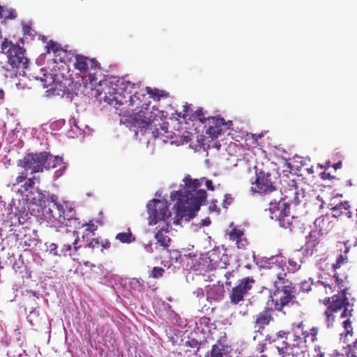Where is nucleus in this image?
Masks as SVG:
<instances>
[{
  "mask_svg": "<svg viewBox=\"0 0 357 357\" xmlns=\"http://www.w3.org/2000/svg\"><path fill=\"white\" fill-rule=\"evenodd\" d=\"M243 232L239 229L233 228L229 233V240L236 242L239 249H244L248 245L246 238L243 237Z\"/></svg>",
  "mask_w": 357,
  "mask_h": 357,
  "instance_id": "24",
  "label": "nucleus"
},
{
  "mask_svg": "<svg viewBox=\"0 0 357 357\" xmlns=\"http://www.w3.org/2000/svg\"><path fill=\"white\" fill-rule=\"evenodd\" d=\"M133 113L130 115V123L137 128H140L141 131L144 129H147L149 126V130L152 137L158 138L163 136L168 132L169 123L166 121L160 123L161 119L153 118L152 112L149 109H138L132 111Z\"/></svg>",
  "mask_w": 357,
  "mask_h": 357,
  "instance_id": "5",
  "label": "nucleus"
},
{
  "mask_svg": "<svg viewBox=\"0 0 357 357\" xmlns=\"http://www.w3.org/2000/svg\"><path fill=\"white\" fill-rule=\"evenodd\" d=\"M347 355V357H357V352L351 353V351L348 350Z\"/></svg>",
  "mask_w": 357,
  "mask_h": 357,
  "instance_id": "54",
  "label": "nucleus"
},
{
  "mask_svg": "<svg viewBox=\"0 0 357 357\" xmlns=\"http://www.w3.org/2000/svg\"><path fill=\"white\" fill-rule=\"evenodd\" d=\"M280 340H282V343L280 346L277 347V349L282 357H285V355L300 357L305 354L307 348V345L304 344L303 338L295 328L291 332L280 331L274 336L268 335L265 339L269 344Z\"/></svg>",
  "mask_w": 357,
  "mask_h": 357,
  "instance_id": "4",
  "label": "nucleus"
},
{
  "mask_svg": "<svg viewBox=\"0 0 357 357\" xmlns=\"http://www.w3.org/2000/svg\"><path fill=\"white\" fill-rule=\"evenodd\" d=\"M47 52L50 53L52 52L54 54L56 60H59L61 63L68 61V52L56 42L50 40L47 44Z\"/></svg>",
  "mask_w": 357,
  "mask_h": 357,
  "instance_id": "22",
  "label": "nucleus"
},
{
  "mask_svg": "<svg viewBox=\"0 0 357 357\" xmlns=\"http://www.w3.org/2000/svg\"><path fill=\"white\" fill-rule=\"evenodd\" d=\"M319 329L317 327H312L309 331V336H310V342H314L317 340Z\"/></svg>",
  "mask_w": 357,
  "mask_h": 357,
  "instance_id": "42",
  "label": "nucleus"
},
{
  "mask_svg": "<svg viewBox=\"0 0 357 357\" xmlns=\"http://www.w3.org/2000/svg\"><path fill=\"white\" fill-rule=\"evenodd\" d=\"M335 312L331 311V310H326L324 314L326 317V322L328 327L333 326V322L335 321Z\"/></svg>",
  "mask_w": 357,
  "mask_h": 357,
  "instance_id": "38",
  "label": "nucleus"
},
{
  "mask_svg": "<svg viewBox=\"0 0 357 357\" xmlns=\"http://www.w3.org/2000/svg\"><path fill=\"white\" fill-rule=\"evenodd\" d=\"M350 205L349 202L345 201L336 204L332 208V211L335 213L334 216H340L341 215H345L350 217L351 212L349 211Z\"/></svg>",
  "mask_w": 357,
  "mask_h": 357,
  "instance_id": "27",
  "label": "nucleus"
},
{
  "mask_svg": "<svg viewBox=\"0 0 357 357\" xmlns=\"http://www.w3.org/2000/svg\"><path fill=\"white\" fill-rule=\"evenodd\" d=\"M348 318L342 322L343 327L345 331V337L348 335L352 336L353 335V328L351 326L352 322L350 321L351 317H347Z\"/></svg>",
  "mask_w": 357,
  "mask_h": 357,
  "instance_id": "35",
  "label": "nucleus"
},
{
  "mask_svg": "<svg viewBox=\"0 0 357 357\" xmlns=\"http://www.w3.org/2000/svg\"><path fill=\"white\" fill-rule=\"evenodd\" d=\"M165 273L164 268L158 266H155L153 268L151 273L150 277L153 278H161Z\"/></svg>",
  "mask_w": 357,
  "mask_h": 357,
  "instance_id": "39",
  "label": "nucleus"
},
{
  "mask_svg": "<svg viewBox=\"0 0 357 357\" xmlns=\"http://www.w3.org/2000/svg\"><path fill=\"white\" fill-rule=\"evenodd\" d=\"M336 280H337V282H338V281H339V278H338V277H336Z\"/></svg>",
  "mask_w": 357,
  "mask_h": 357,
  "instance_id": "63",
  "label": "nucleus"
},
{
  "mask_svg": "<svg viewBox=\"0 0 357 357\" xmlns=\"http://www.w3.org/2000/svg\"><path fill=\"white\" fill-rule=\"evenodd\" d=\"M271 261L274 264L272 266V268L278 270L280 269L281 271L280 272L284 271L286 273L284 269V267L286 266V261L282 258V257L277 256L275 257H273Z\"/></svg>",
  "mask_w": 357,
  "mask_h": 357,
  "instance_id": "32",
  "label": "nucleus"
},
{
  "mask_svg": "<svg viewBox=\"0 0 357 357\" xmlns=\"http://www.w3.org/2000/svg\"><path fill=\"white\" fill-rule=\"evenodd\" d=\"M4 12H5V10H4L3 8L1 6H0V20L3 18Z\"/></svg>",
  "mask_w": 357,
  "mask_h": 357,
  "instance_id": "56",
  "label": "nucleus"
},
{
  "mask_svg": "<svg viewBox=\"0 0 357 357\" xmlns=\"http://www.w3.org/2000/svg\"><path fill=\"white\" fill-rule=\"evenodd\" d=\"M224 347L220 344H215L209 352H208L205 357H223Z\"/></svg>",
  "mask_w": 357,
  "mask_h": 357,
  "instance_id": "31",
  "label": "nucleus"
},
{
  "mask_svg": "<svg viewBox=\"0 0 357 357\" xmlns=\"http://www.w3.org/2000/svg\"><path fill=\"white\" fill-rule=\"evenodd\" d=\"M229 199H231V195H228V194L225 195V199H224V202H225V204L227 201H229Z\"/></svg>",
  "mask_w": 357,
  "mask_h": 357,
  "instance_id": "57",
  "label": "nucleus"
},
{
  "mask_svg": "<svg viewBox=\"0 0 357 357\" xmlns=\"http://www.w3.org/2000/svg\"><path fill=\"white\" fill-rule=\"evenodd\" d=\"M321 236L318 232L313 230L306 236L305 251L307 255L312 256L322 249L324 245L320 240Z\"/></svg>",
  "mask_w": 357,
  "mask_h": 357,
  "instance_id": "17",
  "label": "nucleus"
},
{
  "mask_svg": "<svg viewBox=\"0 0 357 357\" xmlns=\"http://www.w3.org/2000/svg\"><path fill=\"white\" fill-rule=\"evenodd\" d=\"M208 121L209 126L207 128L206 133L212 139L218 138L223 132L222 127L225 126L224 119L215 116H208Z\"/></svg>",
  "mask_w": 357,
  "mask_h": 357,
  "instance_id": "18",
  "label": "nucleus"
},
{
  "mask_svg": "<svg viewBox=\"0 0 357 357\" xmlns=\"http://www.w3.org/2000/svg\"><path fill=\"white\" fill-rule=\"evenodd\" d=\"M79 236L76 231H66L63 234L59 240L57 248H60V253L57 250L55 255L70 256L74 260H78L82 257L91 258L103 252L105 249L110 247V242L107 240L93 238L83 248L78 245Z\"/></svg>",
  "mask_w": 357,
  "mask_h": 357,
  "instance_id": "2",
  "label": "nucleus"
},
{
  "mask_svg": "<svg viewBox=\"0 0 357 357\" xmlns=\"http://www.w3.org/2000/svg\"><path fill=\"white\" fill-rule=\"evenodd\" d=\"M209 266H211V268H213L215 270V273L213 275V276L216 277V275L218 276H220V278H218L215 282L218 284H223L225 283L227 287H231V281L230 280L231 278H234L235 272L234 271H225V267L221 266L219 268V265L215 264H211Z\"/></svg>",
  "mask_w": 357,
  "mask_h": 357,
  "instance_id": "19",
  "label": "nucleus"
},
{
  "mask_svg": "<svg viewBox=\"0 0 357 357\" xmlns=\"http://www.w3.org/2000/svg\"><path fill=\"white\" fill-rule=\"evenodd\" d=\"M45 78H40V82L41 85L43 86V88L44 89H48L50 86V84H47V78H49L50 80L52 79V76L50 75L49 76L46 75L45 74L43 75Z\"/></svg>",
  "mask_w": 357,
  "mask_h": 357,
  "instance_id": "45",
  "label": "nucleus"
},
{
  "mask_svg": "<svg viewBox=\"0 0 357 357\" xmlns=\"http://www.w3.org/2000/svg\"><path fill=\"white\" fill-rule=\"evenodd\" d=\"M319 284L322 285L326 289V294H329L332 291V287L330 284H326L324 282H318Z\"/></svg>",
  "mask_w": 357,
  "mask_h": 357,
  "instance_id": "48",
  "label": "nucleus"
},
{
  "mask_svg": "<svg viewBox=\"0 0 357 357\" xmlns=\"http://www.w3.org/2000/svg\"><path fill=\"white\" fill-rule=\"evenodd\" d=\"M149 225H153L160 221H165L171 216L167 202L162 199H153L147 205Z\"/></svg>",
  "mask_w": 357,
  "mask_h": 357,
  "instance_id": "13",
  "label": "nucleus"
},
{
  "mask_svg": "<svg viewBox=\"0 0 357 357\" xmlns=\"http://www.w3.org/2000/svg\"><path fill=\"white\" fill-rule=\"evenodd\" d=\"M1 52L6 54L8 63L16 68H27L29 59L25 56V50L18 45L5 40L1 45Z\"/></svg>",
  "mask_w": 357,
  "mask_h": 357,
  "instance_id": "10",
  "label": "nucleus"
},
{
  "mask_svg": "<svg viewBox=\"0 0 357 357\" xmlns=\"http://www.w3.org/2000/svg\"><path fill=\"white\" fill-rule=\"evenodd\" d=\"M264 348H265V345L264 344H262L261 346H260V347H258V350L260 351V352H263L264 350Z\"/></svg>",
  "mask_w": 357,
  "mask_h": 357,
  "instance_id": "58",
  "label": "nucleus"
},
{
  "mask_svg": "<svg viewBox=\"0 0 357 357\" xmlns=\"http://www.w3.org/2000/svg\"><path fill=\"white\" fill-rule=\"evenodd\" d=\"M65 82H54V86H51L48 90L52 91V93L54 95L61 96L62 97L66 96L68 97L71 95V92L70 90V84H73V82L70 80L65 79Z\"/></svg>",
  "mask_w": 357,
  "mask_h": 357,
  "instance_id": "23",
  "label": "nucleus"
},
{
  "mask_svg": "<svg viewBox=\"0 0 357 357\" xmlns=\"http://www.w3.org/2000/svg\"><path fill=\"white\" fill-rule=\"evenodd\" d=\"M321 178H324V179H326V178H331V175L329 173H326V172H323L321 174Z\"/></svg>",
  "mask_w": 357,
  "mask_h": 357,
  "instance_id": "53",
  "label": "nucleus"
},
{
  "mask_svg": "<svg viewBox=\"0 0 357 357\" xmlns=\"http://www.w3.org/2000/svg\"><path fill=\"white\" fill-rule=\"evenodd\" d=\"M273 308L266 307L264 309L254 316L253 328L256 332L261 333L265 327L273 321Z\"/></svg>",
  "mask_w": 357,
  "mask_h": 357,
  "instance_id": "16",
  "label": "nucleus"
},
{
  "mask_svg": "<svg viewBox=\"0 0 357 357\" xmlns=\"http://www.w3.org/2000/svg\"><path fill=\"white\" fill-rule=\"evenodd\" d=\"M270 217L278 222V225L289 231H292L298 220L289 214V206L286 202L278 203L275 202L270 203Z\"/></svg>",
  "mask_w": 357,
  "mask_h": 357,
  "instance_id": "9",
  "label": "nucleus"
},
{
  "mask_svg": "<svg viewBox=\"0 0 357 357\" xmlns=\"http://www.w3.org/2000/svg\"><path fill=\"white\" fill-rule=\"evenodd\" d=\"M217 200H212L211 204H210V206H209V210L210 211H214L215 213H220V208L217 205Z\"/></svg>",
  "mask_w": 357,
  "mask_h": 357,
  "instance_id": "44",
  "label": "nucleus"
},
{
  "mask_svg": "<svg viewBox=\"0 0 357 357\" xmlns=\"http://www.w3.org/2000/svg\"><path fill=\"white\" fill-rule=\"evenodd\" d=\"M224 296V289L220 287H213L207 291L208 299L220 300Z\"/></svg>",
  "mask_w": 357,
  "mask_h": 357,
  "instance_id": "29",
  "label": "nucleus"
},
{
  "mask_svg": "<svg viewBox=\"0 0 357 357\" xmlns=\"http://www.w3.org/2000/svg\"><path fill=\"white\" fill-rule=\"evenodd\" d=\"M286 273L284 271L277 273V279L274 282L273 295L275 299L274 309L278 312H283L285 306L293 303L296 298L293 283L285 278Z\"/></svg>",
  "mask_w": 357,
  "mask_h": 357,
  "instance_id": "7",
  "label": "nucleus"
},
{
  "mask_svg": "<svg viewBox=\"0 0 357 357\" xmlns=\"http://www.w3.org/2000/svg\"><path fill=\"white\" fill-rule=\"evenodd\" d=\"M294 328L296 327L298 330L299 329L301 330V335H303V337H301L303 338V341L304 342V344H306L308 340L310 341V336H309V331L303 330L304 326L302 322H301L296 325L294 324Z\"/></svg>",
  "mask_w": 357,
  "mask_h": 357,
  "instance_id": "36",
  "label": "nucleus"
},
{
  "mask_svg": "<svg viewBox=\"0 0 357 357\" xmlns=\"http://www.w3.org/2000/svg\"><path fill=\"white\" fill-rule=\"evenodd\" d=\"M331 166L336 170V169H340L342 167V161H339L338 162L335 163V164L332 165Z\"/></svg>",
  "mask_w": 357,
  "mask_h": 357,
  "instance_id": "51",
  "label": "nucleus"
},
{
  "mask_svg": "<svg viewBox=\"0 0 357 357\" xmlns=\"http://www.w3.org/2000/svg\"><path fill=\"white\" fill-rule=\"evenodd\" d=\"M86 231H89L90 232H93L97 229V226L95 225L93 223H89L86 225Z\"/></svg>",
  "mask_w": 357,
  "mask_h": 357,
  "instance_id": "49",
  "label": "nucleus"
},
{
  "mask_svg": "<svg viewBox=\"0 0 357 357\" xmlns=\"http://www.w3.org/2000/svg\"><path fill=\"white\" fill-rule=\"evenodd\" d=\"M36 314V312L32 311V312L30 313V314H29V317H31L33 315H35Z\"/></svg>",
  "mask_w": 357,
  "mask_h": 357,
  "instance_id": "60",
  "label": "nucleus"
},
{
  "mask_svg": "<svg viewBox=\"0 0 357 357\" xmlns=\"http://www.w3.org/2000/svg\"><path fill=\"white\" fill-rule=\"evenodd\" d=\"M20 165L31 174L42 172L44 169L56 168L61 162V158L54 156L48 152L28 153L20 160Z\"/></svg>",
  "mask_w": 357,
  "mask_h": 357,
  "instance_id": "6",
  "label": "nucleus"
},
{
  "mask_svg": "<svg viewBox=\"0 0 357 357\" xmlns=\"http://www.w3.org/2000/svg\"><path fill=\"white\" fill-rule=\"evenodd\" d=\"M280 192V199L278 203H282L283 199H287L290 204L295 205L301 202V193L295 179H290L288 176H284L281 181Z\"/></svg>",
  "mask_w": 357,
  "mask_h": 357,
  "instance_id": "14",
  "label": "nucleus"
},
{
  "mask_svg": "<svg viewBox=\"0 0 357 357\" xmlns=\"http://www.w3.org/2000/svg\"><path fill=\"white\" fill-rule=\"evenodd\" d=\"M27 178V174L25 172H21L15 178V182L13 183V185H19L20 183L25 181Z\"/></svg>",
  "mask_w": 357,
  "mask_h": 357,
  "instance_id": "43",
  "label": "nucleus"
},
{
  "mask_svg": "<svg viewBox=\"0 0 357 357\" xmlns=\"http://www.w3.org/2000/svg\"><path fill=\"white\" fill-rule=\"evenodd\" d=\"M203 180L204 178H192L188 174L183 179L184 186L180 191L176 204V214L178 219L192 218L195 212L199 210L200 206L206 201V190L198 189Z\"/></svg>",
  "mask_w": 357,
  "mask_h": 357,
  "instance_id": "1",
  "label": "nucleus"
},
{
  "mask_svg": "<svg viewBox=\"0 0 357 357\" xmlns=\"http://www.w3.org/2000/svg\"><path fill=\"white\" fill-rule=\"evenodd\" d=\"M348 350L351 353L357 352V339L347 345Z\"/></svg>",
  "mask_w": 357,
  "mask_h": 357,
  "instance_id": "47",
  "label": "nucleus"
},
{
  "mask_svg": "<svg viewBox=\"0 0 357 357\" xmlns=\"http://www.w3.org/2000/svg\"><path fill=\"white\" fill-rule=\"evenodd\" d=\"M277 174L270 172H264L261 171L255 181L256 191L261 195L270 196L273 195V197L268 198L269 204L271 202H278L280 199V192L277 188L276 183L278 177Z\"/></svg>",
  "mask_w": 357,
  "mask_h": 357,
  "instance_id": "8",
  "label": "nucleus"
},
{
  "mask_svg": "<svg viewBox=\"0 0 357 357\" xmlns=\"http://www.w3.org/2000/svg\"><path fill=\"white\" fill-rule=\"evenodd\" d=\"M144 90L147 94V96L151 98H153L157 100H160L161 97H167L168 93L163 90H159L158 89L154 88L152 89L150 86H146L144 88Z\"/></svg>",
  "mask_w": 357,
  "mask_h": 357,
  "instance_id": "28",
  "label": "nucleus"
},
{
  "mask_svg": "<svg viewBox=\"0 0 357 357\" xmlns=\"http://www.w3.org/2000/svg\"><path fill=\"white\" fill-rule=\"evenodd\" d=\"M125 95L121 96L117 91L109 97L105 96V100L109 104L116 105H125L123 109H128L131 107L132 111L139 109H149L151 102V97L147 96L144 89L141 87L139 84H135L128 82L125 86Z\"/></svg>",
  "mask_w": 357,
  "mask_h": 357,
  "instance_id": "3",
  "label": "nucleus"
},
{
  "mask_svg": "<svg viewBox=\"0 0 357 357\" xmlns=\"http://www.w3.org/2000/svg\"><path fill=\"white\" fill-rule=\"evenodd\" d=\"M28 199L31 201L32 205H35L42 210L45 206V196L38 190L31 192L28 195Z\"/></svg>",
  "mask_w": 357,
  "mask_h": 357,
  "instance_id": "26",
  "label": "nucleus"
},
{
  "mask_svg": "<svg viewBox=\"0 0 357 357\" xmlns=\"http://www.w3.org/2000/svg\"><path fill=\"white\" fill-rule=\"evenodd\" d=\"M36 180L37 178L35 176L28 178L27 180H26L24 184L22 185V188L25 190H28L29 189L33 188Z\"/></svg>",
  "mask_w": 357,
  "mask_h": 357,
  "instance_id": "40",
  "label": "nucleus"
},
{
  "mask_svg": "<svg viewBox=\"0 0 357 357\" xmlns=\"http://www.w3.org/2000/svg\"><path fill=\"white\" fill-rule=\"evenodd\" d=\"M288 263L289 271L294 272L301 268L302 261L300 260V259H298V257L293 255L289 259Z\"/></svg>",
  "mask_w": 357,
  "mask_h": 357,
  "instance_id": "33",
  "label": "nucleus"
},
{
  "mask_svg": "<svg viewBox=\"0 0 357 357\" xmlns=\"http://www.w3.org/2000/svg\"><path fill=\"white\" fill-rule=\"evenodd\" d=\"M349 249L346 248L344 252L345 255L340 254L338 257L336 259V262L333 264V268L334 270H336L337 268H340L342 264L347 262V257L346 256V254L347 253Z\"/></svg>",
  "mask_w": 357,
  "mask_h": 357,
  "instance_id": "34",
  "label": "nucleus"
},
{
  "mask_svg": "<svg viewBox=\"0 0 357 357\" xmlns=\"http://www.w3.org/2000/svg\"><path fill=\"white\" fill-rule=\"evenodd\" d=\"M64 213L65 211L62 204H53L45 211V217L50 221L55 220L61 222L66 220Z\"/></svg>",
  "mask_w": 357,
  "mask_h": 357,
  "instance_id": "21",
  "label": "nucleus"
},
{
  "mask_svg": "<svg viewBox=\"0 0 357 357\" xmlns=\"http://www.w3.org/2000/svg\"><path fill=\"white\" fill-rule=\"evenodd\" d=\"M209 259L211 262L214 260V259L211 258V257H209Z\"/></svg>",
  "mask_w": 357,
  "mask_h": 357,
  "instance_id": "61",
  "label": "nucleus"
},
{
  "mask_svg": "<svg viewBox=\"0 0 357 357\" xmlns=\"http://www.w3.org/2000/svg\"><path fill=\"white\" fill-rule=\"evenodd\" d=\"M50 199L51 201V202L53 204H59L57 202V197L55 195H51V197H50Z\"/></svg>",
  "mask_w": 357,
  "mask_h": 357,
  "instance_id": "52",
  "label": "nucleus"
},
{
  "mask_svg": "<svg viewBox=\"0 0 357 357\" xmlns=\"http://www.w3.org/2000/svg\"><path fill=\"white\" fill-rule=\"evenodd\" d=\"M75 62L73 66L75 69L81 73L87 74L89 83L94 85L97 82L96 75L100 70V63L95 59H90L82 54L75 56Z\"/></svg>",
  "mask_w": 357,
  "mask_h": 357,
  "instance_id": "11",
  "label": "nucleus"
},
{
  "mask_svg": "<svg viewBox=\"0 0 357 357\" xmlns=\"http://www.w3.org/2000/svg\"><path fill=\"white\" fill-rule=\"evenodd\" d=\"M116 239L119 240L123 243H130L135 241V238L133 236L130 229L127 232H121L116 234Z\"/></svg>",
  "mask_w": 357,
  "mask_h": 357,
  "instance_id": "30",
  "label": "nucleus"
},
{
  "mask_svg": "<svg viewBox=\"0 0 357 357\" xmlns=\"http://www.w3.org/2000/svg\"><path fill=\"white\" fill-rule=\"evenodd\" d=\"M312 282L310 280H305L301 282V290L303 292H308L311 290V287L312 285Z\"/></svg>",
  "mask_w": 357,
  "mask_h": 357,
  "instance_id": "41",
  "label": "nucleus"
},
{
  "mask_svg": "<svg viewBox=\"0 0 357 357\" xmlns=\"http://www.w3.org/2000/svg\"><path fill=\"white\" fill-rule=\"evenodd\" d=\"M314 357H326L324 352H322L321 351H319L317 355H315Z\"/></svg>",
  "mask_w": 357,
  "mask_h": 357,
  "instance_id": "55",
  "label": "nucleus"
},
{
  "mask_svg": "<svg viewBox=\"0 0 357 357\" xmlns=\"http://www.w3.org/2000/svg\"><path fill=\"white\" fill-rule=\"evenodd\" d=\"M193 118H197L202 123H205L208 121V117L204 116V112L202 107L197 108L192 114Z\"/></svg>",
  "mask_w": 357,
  "mask_h": 357,
  "instance_id": "37",
  "label": "nucleus"
},
{
  "mask_svg": "<svg viewBox=\"0 0 357 357\" xmlns=\"http://www.w3.org/2000/svg\"><path fill=\"white\" fill-rule=\"evenodd\" d=\"M16 15L13 10H5L3 13V18L5 19H14Z\"/></svg>",
  "mask_w": 357,
  "mask_h": 357,
  "instance_id": "46",
  "label": "nucleus"
},
{
  "mask_svg": "<svg viewBox=\"0 0 357 357\" xmlns=\"http://www.w3.org/2000/svg\"><path fill=\"white\" fill-rule=\"evenodd\" d=\"M347 289L342 290L341 294L334 295L331 298H326L324 303L328 305L327 309L337 313L343 309L340 314L341 318L352 316L353 305L350 304L346 296Z\"/></svg>",
  "mask_w": 357,
  "mask_h": 357,
  "instance_id": "12",
  "label": "nucleus"
},
{
  "mask_svg": "<svg viewBox=\"0 0 357 357\" xmlns=\"http://www.w3.org/2000/svg\"><path fill=\"white\" fill-rule=\"evenodd\" d=\"M255 283V280L252 277H245L239 279L236 285L232 287L229 294L230 303L237 305L243 301L244 297L249 294Z\"/></svg>",
  "mask_w": 357,
  "mask_h": 357,
  "instance_id": "15",
  "label": "nucleus"
},
{
  "mask_svg": "<svg viewBox=\"0 0 357 357\" xmlns=\"http://www.w3.org/2000/svg\"><path fill=\"white\" fill-rule=\"evenodd\" d=\"M169 231V225L166 224L155 234V238L157 240V243L165 249L169 248L171 241V238L167 236Z\"/></svg>",
  "mask_w": 357,
  "mask_h": 357,
  "instance_id": "25",
  "label": "nucleus"
},
{
  "mask_svg": "<svg viewBox=\"0 0 357 357\" xmlns=\"http://www.w3.org/2000/svg\"><path fill=\"white\" fill-rule=\"evenodd\" d=\"M307 172L309 174H313V173H314L313 167H311L310 168H307Z\"/></svg>",
  "mask_w": 357,
  "mask_h": 357,
  "instance_id": "59",
  "label": "nucleus"
},
{
  "mask_svg": "<svg viewBox=\"0 0 357 357\" xmlns=\"http://www.w3.org/2000/svg\"><path fill=\"white\" fill-rule=\"evenodd\" d=\"M205 184H206V187L207 188L208 190H212V191L214 190V186L211 180H206Z\"/></svg>",
  "mask_w": 357,
  "mask_h": 357,
  "instance_id": "50",
  "label": "nucleus"
},
{
  "mask_svg": "<svg viewBox=\"0 0 357 357\" xmlns=\"http://www.w3.org/2000/svg\"><path fill=\"white\" fill-rule=\"evenodd\" d=\"M330 163H331L330 162H327V166H328V167H329V166H330Z\"/></svg>",
  "mask_w": 357,
  "mask_h": 357,
  "instance_id": "62",
  "label": "nucleus"
},
{
  "mask_svg": "<svg viewBox=\"0 0 357 357\" xmlns=\"http://www.w3.org/2000/svg\"><path fill=\"white\" fill-rule=\"evenodd\" d=\"M314 229L319 235L323 236L329 233L334 227V223L328 215H321L317 218L314 222Z\"/></svg>",
  "mask_w": 357,
  "mask_h": 357,
  "instance_id": "20",
  "label": "nucleus"
}]
</instances>
